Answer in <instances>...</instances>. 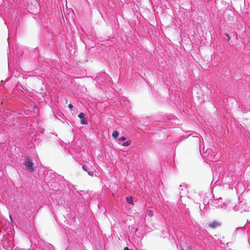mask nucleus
<instances>
[{"instance_id":"1","label":"nucleus","mask_w":250,"mask_h":250,"mask_svg":"<svg viewBox=\"0 0 250 250\" xmlns=\"http://www.w3.org/2000/svg\"><path fill=\"white\" fill-rule=\"evenodd\" d=\"M24 165L26 167L27 170L29 171L30 172H32L34 171V168L33 167V163L30 160L29 158H27L26 160L24 163Z\"/></svg>"},{"instance_id":"2","label":"nucleus","mask_w":250,"mask_h":250,"mask_svg":"<svg viewBox=\"0 0 250 250\" xmlns=\"http://www.w3.org/2000/svg\"><path fill=\"white\" fill-rule=\"evenodd\" d=\"M85 114L83 113H80L78 115V117L81 119V123L83 125L87 124V121L86 119L84 118Z\"/></svg>"},{"instance_id":"3","label":"nucleus","mask_w":250,"mask_h":250,"mask_svg":"<svg viewBox=\"0 0 250 250\" xmlns=\"http://www.w3.org/2000/svg\"><path fill=\"white\" fill-rule=\"evenodd\" d=\"M220 223L218 222H217L216 221H212L210 223L208 224V226L209 228L211 229H214L218 226H220Z\"/></svg>"},{"instance_id":"4","label":"nucleus","mask_w":250,"mask_h":250,"mask_svg":"<svg viewBox=\"0 0 250 250\" xmlns=\"http://www.w3.org/2000/svg\"><path fill=\"white\" fill-rule=\"evenodd\" d=\"M126 199L127 202L128 203L131 204H133V199H132V198L131 197H127Z\"/></svg>"},{"instance_id":"5","label":"nucleus","mask_w":250,"mask_h":250,"mask_svg":"<svg viewBox=\"0 0 250 250\" xmlns=\"http://www.w3.org/2000/svg\"><path fill=\"white\" fill-rule=\"evenodd\" d=\"M119 135V132L117 131H114L112 133V136L114 138H117Z\"/></svg>"},{"instance_id":"6","label":"nucleus","mask_w":250,"mask_h":250,"mask_svg":"<svg viewBox=\"0 0 250 250\" xmlns=\"http://www.w3.org/2000/svg\"><path fill=\"white\" fill-rule=\"evenodd\" d=\"M147 214L150 217H152L153 215V211L151 210H148L147 211Z\"/></svg>"},{"instance_id":"7","label":"nucleus","mask_w":250,"mask_h":250,"mask_svg":"<svg viewBox=\"0 0 250 250\" xmlns=\"http://www.w3.org/2000/svg\"><path fill=\"white\" fill-rule=\"evenodd\" d=\"M131 144V141H128L127 142H125L123 143V146H128Z\"/></svg>"},{"instance_id":"8","label":"nucleus","mask_w":250,"mask_h":250,"mask_svg":"<svg viewBox=\"0 0 250 250\" xmlns=\"http://www.w3.org/2000/svg\"><path fill=\"white\" fill-rule=\"evenodd\" d=\"M211 58H212V57H211V56H210V55H209L207 57V63H209L211 62Z\"/></svg>"},{"instance_id":"9","label":"nucleus","mask_w":250,"mask_h":250,"mask_svg":"<svg viewBox=\"0 0 250 250\" xmlns=\"http://www.w3.org/2000/svg\"><path fill=\"white\" fill-rule=\"evenodd\" d=\"M119 139L121 141H124L126 140V138L124 136H121L120 137Z\"/></svg>"},{"instance_id":"10","label":"nucleus","mask_w":250,"mask_h":250,"mask_svg":"<svg viewBox=\"0 0 250 250\" xmlns=\"http://www.w3.org/2000/svg\"><path fill=\"white\" fill-rule=\"evenodd\" d=\"M73 105H72L71 104H68V107H69V108L70 109H72V108H73Z\"/></svg>"},{"instance_id":"11","label":"nucleus","mask_w":250,"mask_h":250,"mask_svg":"<svg viewBox=\"0 0 250 250\" xmlns=\"http://www.w3.org/2000/svg\"><path fill=\"white\" fill-rule=\"evenodd\" d=\"M82 168L84 170L86 171V167L84 166H83Z\"/></svg>"},{"instance_id":"12","label":"nucleus","mask_w":250,"mask_h":250,"mask_svg":"<svg viewBox=\"0 0 250 250\" xmlns=\"http://www.w3.org/2000/svg\"><path fill=\"white\" fill-rule=\"evenodd\" d=\"M184 250H190L188 247H187L184 249Z\"/></svg>"},{"instance_id":"13","label":"nucleus","mask_w":250,"mask_h":250,"mask_svg":"<svg viewBox=\"0 0 250 250\" xmlns=\"http://www.w3.org/2000/svg\"><path fill=\"white\" fill-rule=\"evenodd\" d=\"M200 208L201 210L204 209L205 208V207H200Z\"/></svg>"},{"instance_id":"14","label":"nucleus","mask_w":250,"mask_h":250,"mask_svg":"<svg viewBox=\"0 0 250 250\" xmlns=\"http://www.w3.org/2000/svg\"><path fill=\"white\" fill-rule=\"evenodd\" d=\"M124 250H129V249L128 247H126L124 248Z\"/></svg>"},{"instance_id":"15","label":"nucleus","mask_w":250,"mask_h":250,"mask_svg":"<svg viewBox=\"0 0 250 250\" xmlns=\"http://www.w3.org/2000/svg\"><path fill=\"white\" fill-rule=\"evenodd\" d=\"M88 174H89V175H91V176H92V174L90 172H89V171H88Z\"/></svg>"},{"instance_id":"16","label":"nucleus","mask_w":250,"mask_h":250,"mask_svg":"<svg viewBox=\"0 0 250 250\" xmlns=\"http://www.w3.org/2000/svg\"><path fill=\"white\" fill-rule=\"evenodd\" d=\"M226 35H227V36H228V40H229L230 38H229V35H228V34H226Z\"/></svg>"},{"instance_id":"17","label":"nucleus","mask_w":250,"mask_h":250,"mask_svg":"<svg viewBox=\"0 0 250 250\" xmlns=\"http://www.w3.org/2000/svg\"><path fill=\"white\" fill-rule=\"evenodd\" d=\"M229 15H231L232 14V12L231 11H229Z\"/></svg>"},{"instance_id":"18","label":"nucleus","mask_w":250,"mask_h":250,"mask_svg":"<svg viewBox=\"0 0 250 250\" xmlns=\"http://www.w3.org/2000/svg\"><path fill=\"white\" fill-rule=\"evenodd\" d=\"M10 218L11 221H12V218H11V215L10 216Z\"/></svg>"},{"instance_id":"19","label":"nucleus","mask_w":250,"mask_h":250,"mask_svg":"<svg viewBox=\"0 0 250 250\" xmlns=\"http://www.w3.org/2000/svg\"><path fill=\"white\" fill-rule=\"evenodd\" d=\"M65 102H67V100L66 99H65Z\"/></svg>"}]
</instances>
